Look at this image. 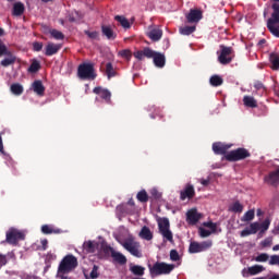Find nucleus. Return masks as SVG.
Wrapping results in <instances>:
<instances>
[{
  "label": "nucleus",
  "instance_id": "680f3d73",
  "mask_svg": "<svg viewBox=\"0 0 279 279\" xmlns=\"http://www.w3.org/2000/svg\"><path fill=\"white\" fill-rule=\"evenodd\" d=\"M102 252L105 254H110L112 256V252H116L114 248L110 245H105L102 246Z\"/></svg>",
  "mask_w": 279,
  "mask_h": 279
},
{
  "label": "nucleus",
  "instance_id": "e433bc0d",
  "mask_svg": "<svg viewBox=\"0 0 279 279\" xmlns=\"http://www.w3.org/2000/svg\"><path fill=\"white\" fill-rule=\"evenodd\" d=\"M209 83L211 86H221V84H223V78L217 74L213 75L210 78H209Z\"/></svg>",
  "mask_w": 279,
  "mask_h": 279
},
{
  "label": "nucleus",
  "instance_id": "a19ab883",
  "mask_svg": "<svg viewBox=\"0 0 279 279\" xmlns=\"http://www.w3.org/2000/svg\"><path fill=\"white\" fill-rule=\"evenodd\" d=\"M114 19L118 21V23H120V25L124 29H130L131 25H130V21H128V19H125L124 16H121V15H117Z\"/></svg>",
  "mask_w": 279,
  "mask_h": 279
},
{
  "label": "nucleus",
  "instance_id": "f704fd0d",
  "mask_svg": "<svg viewBox=\"0 0 279 279\" xmlns=\"http://www.w3.org/2000/svg\"><path fill=\"white\" fill-rule=\"evenodd\" d=\"M195 26H183L179 28V32L182 36H191L195 32Z\"/></svg>",
  "mask_w": 279,
  "mask_h": 279
},
{
  "label": "nucleus",
  "instance_id": "473e14b6",
  "mask_svg": "<svg viewBox=\"0 0 279 279\" xmlns=\"http://www.w3.org/2000/svg\"><path fill=\"white\" fill-rule=\"evenodd\" d=\"M247 271L250 276H257V274H262V271H265V267L260 265H254L248 267Z\"/></svg>",
  "mask_w": 279,
  "mask_h": 279
},
{
  "label": "nucleus",
  "instance_id": "a18cd8bd",
  "mask_svg": "<svg viewBox=\"0 0 279 279\" xmlns=\"http://www.w3.org/2000/svg\"><path fill=\"white\" fill-rule=\"evenodd\" d=\"M269 226H271V221L269 219H265L260 225H259V230L260 232H267L269 230Z\"/></svg>",
  "mask_w": 279,
  "mask_h": 279
},
{
  "label": "nucleus",
  "instance_id": "dca6fc26",
  "mask_svg": "<svg viewBox=\"0 0 279 279\" xmlns=\"http://www.w3.org/2000/svg\"><path fill=\"white\" fill-rule=\"evenodd\" d=\"M265 182L271 186H278L279 184V167L265 177Z\"/></svg>",
  "mask_w": 279,
  "mask_h": 279
},
{
  "label": "nucleus",
  "instance_id": "69168bd1",
  "mask_svg": "<svg viewBox=\"0 0 279 279\" xmlns=\"http://www.w3.org/2000/svg\"><path fill=\"white\" fill-rule=\"evenodd\" d=\"M64 274H69V272H60V269H58L57 278H60V279H71V277L64 276Z\"/></svg>",
  "mask_w": 279,
  "mask_h": 279
},
{
  "label": "nucleus",
  "instance_id": "58836bf2",
  "mask_svg": "<svg viewBox=\"0 0 279 279\" xmlns=\"http://www.w3.org/2000/svg\"><path fill=\"white\" fill-rule=\"evenodd\" d=\"M41 232H43V234H58V233H60L59 229L56 230L49 225H44L41 227Z\"/></svg>",
  "mask_w": 279,
  "mask_h": 279
},
{
  "label": "nucleus",
  "instance_id": "bf43d9fd",
  "mask_svg": "<svg viewBox=\"0 0 279 279\" xmlns=\"http://www.w3.org/2000/svg\"><path fill=\"white\" fill-rule=\"evenodd\" d=\"M170 258L174 262L180 260V254L175 250L170 251Z\"/></svg>",
  "mask_w": 279,
  "mask_h": 279
},
{
  "label": "nucleus",
  "instance_id": "79ce46f5",
  "mask_svg": "<svg viewBox=\"0 0 279 279\" xmlns=\"http://www.w3.org/2000/svg\"><path fill=\"white\" fill-rule=\"evenodd\" d=\"M229 210H231V213H243V205L236 201L229 207Z\"/></svg>",
  "mask_w": 279,
  "mask_h": 279
},
{
  "label": "nucleus",
  "instance_id": "7c9ffc66",
  "mask_svg": "<svg viewBox=\"0 0 279 279\" xmlns=\"http://www.w3.org/2000/svg\"><path fill=\"white\" fill-rule=\"evenodd\" d=\"M130 271L131 274H133V276H145V267L141 266V265H133L130 267Z\"/></svg>",
  "mask_w": 279,
  "mask_h": 279
},
{
  "label": "nucleus",
  "instance_id": "de8ad7c7",
  "mask_svg": "<svg viewBox=\"0 0 279 279\" xmlns=\"http://www.w3.org/2000/svg\"><path fill=\"white\" fill-rule=\"evenodd\" d=\"M119 56H121V58H124V60H128V61L132 60V51H130L128 49L121 50L119 52Z\"/></svg>",
  "mask_w": 279,
  "mask_h": 279
},
{
  "label": "nucleus",
  "instance_id": "09e8293b",
  "mask_svg": "<svg viewBox=\"0 0 279 279\" xmlns=\"http://www.w3.org/2000/svg\"><path fill=\"white\" fill-rule=\"evenodd\" d=\"M251 234H256L260 230V223L253 222L250 225Z\"/></svg>",
  "mask_w": 279,
  "mask_h": 279
},
{
  "label": "nucleus",
  "instance_id": "6e6552de",
  "mask_svg": "<svg viewBox=\"0 0 279 279\" xmlns=\"http://www.w3.org/2000/svg\"><path fill=\"white\" fill-rule=\"evenodd\" d=\"M213 247V240H207L203 242H191L189 252L190 254H199V252H206V250H210Z\"/></svg>",
  "mask_w": 279,
  "mask_h": 279
},
{
  "label": "nucleus",
  "instance_id": "864d4df0",
  "mask_svg": "<svg viewBox=\"0 0 279 279\" xmlns=\"http://www.w3.org/2000/svg\"><path fill=\"white\" fill-rule=\"evenodd\" d=\"M203 226L205 228H210L211 232H217V223L213 222V221H208V222H204Z\"/></svg>",
  "mask_w": 279,
  "mask_h": 279
},
{
  "label": "nucleus",
  "instance_id": "bb28decb",
  "mask_svg": "<svg viewBox=\"0 0 279 279\" xmlns=\"http://www.w3.org/2000/svg\"><path fill=\"white\" fill-rule=\"evenodd\" d=\"M111 258H113V263H118V265H125L128 263V257L119 252H112Z\"/></svg>",
  "mask_w": 279,
  "mask_h": 279
},
{
  "label": "nucleus",
  "instance_id": "603ef678",
  "mask_svg": "<svg viewBox=\"0 0 279 279\" xmlns=\"http://www.w3.org/2000/svg\"><path fill=\"white\" fill-rule=\"evenodd\" d=\"M253 86L256 90H267V87H265V84L260 81H255Z\"/></svg>",
  "mask_w": 279,
  "mask_h": 279
},
{
  "label": "nucleus",
  "instance_id": "4d7b16f0",
  "mask_svg": "<svg viewBox=\"0 0 279 279\" xmlns=\"http://www.w3.org/2000/svg\"><path fill=\"white\" fill-rule=\"evenodd\" d=\"M150 195L154 199H160V197H162V194L156 189L150 190Z\"/></svg>",
  "mask_w": 279,
  "mask_h": 279
},
{
  "label": "nucleus",
  "instance_id": "9b49d317",
  "mask_svg": "<svg viewBox=\"0 0 279 279\" xmlns=\"http://www.w3.org/2000/svg\"><path fill=\"white\" fill-rule=\"evenodd\" d=\"M195 197V186L187 183L185 187L180 192V199L184 202L185 199H193Z\"/></svg>",
  "mask_w": 279,
  "mask_h": 279
},
{
  "label": "nucleus",
  "instance_id": "f03ea898",
  "mask_svg": "<svg viewBox=\"0 0 279 279\" xmlns=\"http://www.w3.org/2000/svg\"><path fill=\"white\" fill-rule=\"evenodd\" d=\"M150 276H169L175 266L173 264H167L165 262H156L153 266L148 264Z\"/></svg>",
  "mask_w": 279,
  "mask_h": 279
},
{
  "label": "nucleus",
  "instance_id": "c756f323",
  "mask_svg": "<svg viewBox=\"0 0 279 279\" xmlns=\"http://www.w3.org/2000/svg\"><path fill=\"white\" fill-rule=\"evenodd\" d=\"M243 104L246 108H258V101L254 99V96H244Z\"/></svg>",
  "mask_w": 279,
  "mask_h": 279
},
{
  "label": "nucleus",
  "instance_id": "0eeeda50",
  "mask_svg": "<svg viewBox=\"0 0 279 279\" xmlns=\"http://www.w3.org/2000/svg\"><path fill=\"white\" fill-rule=\"evenodd\" d=\"M234 60V49L232 47L220 46V54L218 56V62L220 64H230Z\"/></svg>",
  "mask_w": 279,
  "mask_h": 279
},
{
  "label": "nucleus",
  "instance_id": "0e129e2a",
  "mask_svg": "<svg viewBox=\"0 0 279 279\" xmlns=\"http://www.w3.org/2000/svg\"><path fill=\"white\" fill-rule=\"evenodd\" d=\"M250 234H252V231L250 230V228H245L244 230L241 231L240 236L245 238L250 236Z\"/></svg>",
  "mask_w": 279,
  "mask_h": 279
},
{
  "label": "nucleus",
  "instance_id": "1a4fd4ad",
  "mask_svg": "<svg viewBox=\"0 0 279 279\" xmlns=\"http://www.w3.org/2000/svg\"><path fill=\"white\" fill-rule=\"evenodd\" d=\"M7 243L9 245H19V241H25V233L19 231L17 229H10L7 232Z\"/></svg>",
  "mask_w": 279,
  "mask_h": 279
},
{
  "label": "nucleus",
  "instance_id": "49530a36",
  "mask_svg": "<svg viewBox=\"0 0 279 279\" xmlns=\"http://www.w3.org/2000/svg\"><path fill=\"white\" fill-rule=\"evenodd\" d=\"M256 263H267L269 260V254L262 253L255 257Z\"/></svg>",
  "mask_w": 279,
  "mask_h": 279
},
{
  "label": "nucleus",
  "instance_id": "2f4dec72",
  "mask_svg": "<svg viewBox=\"0 0 279 279\" xmlns=\"http://www.w3.org/2000/svg\"><path fill=\"white\" fill-rule=\"evenodd\" d=\"M129 213L126 205L121 204L116 207V215L119 219H121V217H125Z\"/></svg>",
  "mask_w": 279,
  "mask_h": 279
},
{
  "label": "nucleus",
  "instance_id": "2eb2a0df",
  "mask_svg": "<svg viewBox=\"0 0 279 279\" xmlns=\"http://www.w3.org/2000/svg\"><path fill=\"white\" fill-rule=\"evenodd\" d=\"M153 62L155 64V66H157L158 69H162L165 68V64L167 62V58L165 57L163 53L160 52H156L153 50Z\"/></svg>",
  "mask_w": 279,
  "mask_h": 279
},
{
  "label": "nucleus",
  "instance_id": "13d9d810",
  "mask_svg": "<svg viewBox=\"0 0 279 279\" xmlns=\"http://www.w3.org/2000/svg\"><path fill=\"white\" fill-rule=\"evenodd\" d=\"M8 265V256L0 253V269Z\"/></svg>",
  "mask_w": 279,
  "mask_h": 279
},
{
  "label": "nucleus",
  "instance_id": "cd10ccee",
  "mask_svg": "<svg viewBox=\"0 0 279 279\" xmlns=\"http://www.w3.org/2000/svg\"><path fill=\"white\" fill-rule=\"evenodd\" d=\"M141 239H144V241H151L154 239V233H151V230L149 227L144 226L140 231Z\"/></svg>",
  "mask_w": 279,
  "mask_h": 279
},
{
  "label": "nucleus",
  "instance_id": "052dcab7",
  "mask_svg": "<svg viewBox=\"0 0 279 279\" xmlns=\"http://www.w3.org/2000/svg\"><path fill=\"white\" fill-rule=\"evenodd\" d=\"M269 265H279V255H271L269 259Z\"/></svg>",
  "mask_w": 279,
  "mask_h": 279
},
{
  "label": "nucleus",
  "instance_id": "aec40b11",
  "mask_svg": "<svg viewBox=\"0 0 279 279\" xmlns=\"http://www.w3.org/2000/svg\"><path fill=\"white\" fill-rule=\"evenodd\" d=\"M102 36H106L107 40H116L117 33L112 29L111 26L102 25L101 26Z\"/></svg>",
  "mask_w": 279,
  "mask_h": 279
},
{
  "label": "nucleus",
  "instance_id": "f3484780",
  "mask_svg": "<svg viewBox=\"0 0 279 279\" xmlns=\"http://www.w3.org/2000/svg\"><path fill=\"white\" fill-rule=\"evenodd\" d=\"M151 57H154V50H151V48L149 47L134 52V58H136L137 60H144L145 58L151 59Z\"/></svg>",
  "mask_w": 279,
  "mask_h": 279
},
{
  "label": "nucleus",
  "instance_id": "39448f33",
  "mask_svg": "<svg viewBox=\"0 0 279 279\" xmlns=\"http://www.w3.org/2000/svg\"><path fill=\"white\" fill-rule=\"evenodd\" d=\"M77 75L80 80H95L97 74H95V64L93 63H82L78 65Z\"/></svg>",
  "mask_w": 279,
  "mask_h": 279
},
{
  "label": "nucleus",
  "instance_id": "412c9836",
  "mask_svg": "<svg viewBox=\"0 0 279 279\" xmlns=\"http://www.w3.org/2000/svg\"><path fill=\"white\" fill-rule=\"evenodd\" d=\"M32 88L34 90V93H36V95H38L39 97H44L45 96V85H43V81L37 80L32 84Z\"/></svg>",
  "mask_w": 279,
  "mask_h": 279
},
{
  "label": "nucleus",
  "instance_id": "20e7f679",
  "mask_svg": "<svg viewBox=\"0 0 279 279\" xmlns=\"http://www.w3.org/2000/svg\"><path fill=\"white\" fill-rule=\"evenodd\" d=\"M77 265V257L73 255H66L59 264V274H71L73 269H76Z\"/></svg>",
  "mask_w": 279,
  "mask_h": 279
},
{
  "label": "nucleus",
  "instance_id": "ea45409f",
  "mask_svg": "<svg viewBox=\"0 0 279 279\" xmlns=\"http://www.w3.org/2000/svg\"><path fill=\"white\" fill-rule=\"evenodd\" d=\"M84 276H85V279H97V278H99V266L94 265L89 276L86 275V274Z\"/></svg>",
  "mask_w": 279,
  "mask_h": 279
},
{
  "label": "nucleus",
  "instance_id": "9d476101",
  "mask_svg": "<svg viewBox=\"0 0 279 279\" xmlns=\"http://www.w3.org/2000/svg\"><path fill=\"white\" fill-rule=\"evenodd\" d=\"M123 247L126 248L130 254H132V256H135L136 258L143 257V253H141V244L134 242H125Z\"/></svg>",
  "mask_w": 279,
  "mask_h": 279
},
{
  "label": "nucleus",
  "instance_id": "7ed1b4c3",
  "mask_svg": "<svg viewBox=\"0 0 279 279\" xmlns=\"http://www.w3.org/2000/svg\"><path fill=\"white\" fill-rule=\"evenodd\" d=\"M252 154L246 148L240 147L234 150L229 151L225 155V160L228 162H239L241 160H245L250 158Z\"/></svg>",
  "mask_w": 279,
  "mask_h": 279
},
{
  "label": "nucleus",
  "instance_id": "6e6d98bb",
  "mask_svg": "<svg viewBox=\"0 0 279 279\" xmlns=\"http://www.w3.org/2000/svg\"><path fill=\"white\" fill-rule=\"evenodd\" d=\"M272 243H274V239L266 238L264 241H262L260 245L262 247H271Z\"/></svg>",
  "mask_w": 279,
  "mask_h": 279
},
{
  "label": "nucleus",
  "instance_id": "338daca9",
  "mask_svg": "<svg viewBox=\"0 0 279 279\" xmlns=\"http://www.w3.org/2000/svg\"><path fill=\"white\" fill-rule=\"evenodd\" d=\"M199 182L203 186H208V184H210V178L201 179Z\"/></svg>",
  "mask_w": 279,
  "mask_h": 279
},
{
  "label": "nucleus",
  "instance_id": "423d86ee",
  "mask_svg": "<svg viewBox=\"0 0 279 279\" xmlns=\"http://www.w3.org/2000/svg\"><path fill=\"white\" fill-rule=\"evenodd\" d=\"M158 228L160 234L166 239V241H169V243H173V232H171V225L169 222L168 218H161L158 220Z\"/></svg>",
  "mask_w": 279,
  "mask_h": 279
},
{
  "label": "nucleus",
  "instance_id": "a211bd4d",
  "mask_svg": "<svg viewBox=\"0 0 279 279\" xmlns=\"http://www.w3.org/2000/svg\"><path fill=\"white\" fill-rule=\"evenodd\" d=\"M199 219H202V215L197 213V209L193 208L186 213V220L189 221V223L195 226V223H197Z\"/></svg>",
  "mask_w": 279,
  "mask_h": 279
},
{
  "label": "nucleus",
  "instance_id": "b1692460",
  "mask_svg": "<svg viewBox=\"0 0 279 279\" xmlns=\"http://www.w3.org/2000/svg\"><path fill=\"white\" fill-rule=\"evenodd\" d=\"M147 36L154 43H158V40H160V38H162V29L153 28L150 32L147 33Z\"/></svg>",
  "mask_w": 279,
  "mask_h": 279
},
{
  "label": "nucleus",
  "instance_id": "a878e982",
  "mask_svg": "<svg viewBox=\"0 0 279 279\" xmlns=\"http://www.w3.org/2000/svg\"><path fill=\"white\" fill-rule=\"evenodd\" d=\"M83 247L87 254H95V252H97V247H99V243L87 241L83 244Z\"/></svg>",
  "mask_w": 279,
  "mask_h": 279
},
{
  "label": "nucleus",
  "instance_id": "5fc2aeb1",
  "mask_svg": "<svg viewBox=\"0 0 279 279\" xmlns=\"http://www.w3.org/2000/svg\"><path fill=\"white\" fill-rule=\"evenodd\" d=\"M10 52V50H8V46H5V44H3V41L0 40V58L1 56H5Z\"/></svg>",
  "mask_w": 279,
  "mask_h": 279
},
{
  "label": "nucleus",
  "instance_id": "f8f14e48",
  "mask_svg": "<svg viewBox=\"0 0 279 279\" xmlns=\"http://www.w3.org/2000/svg\"><path fill=\"white\" fill-rule=\"evenodd\" d=\"M232 147L231 144H223L221 142H216L213 144V151L214 154L220 155V156H226L228 154V149Z\"/></svg>",
  "mask_w": 279,
  "mask_h": 279
},
{
  "label": "nucleus",
  "instance_id": "72a5a7b5",
  "mask_svg": "<svg viewBox=\"0 0 279 279\" xmlns=\"http://www.w3.org/2000/svg\"><path fill=\"white\" fill-rule=\"evenodd\" d=\"M136 197H137V201L141 202L142 204H147V202H149V195L145 190L140 191Z\"/></svg>",
  "mask_w": 279,
  "mask_h": 279
},
{
  "label": "nucleus",
  "instance_id": "393cba45",
  "mask_svg": "<svg viewBox=\"0 0 279 279\" xmlns=\"http://www.w3.org/2000/svg\"><path fill=\"white\" fill-rule=\"evenodd\" d=\"M270 69L272 71H279V54L278 52H271L269 54Z\"/></svg>",
  "mask_w": 279,
  "mask_h": 279
},
{
  "label": "nucleus",
  "instance_id": "4c0bfd02",
  "mask_svg": "<svg viewBox=\"0 0 279 279\" xmlns=\"http://www.w3.org/2000/svg\"><path fill=\"white\" fill-rule=\"evenodd\" d=\"M40 71V61L34 59L28 68V73H38Z\"/></svg>",
  "mask_w": 279,
  "mask_h": 279
},
{
  "label": "nucleus",
  "instance_id": "5701e85b",
  "mask_svg": "<svg viewBox=\"0 0 279 279\" xmlns=\"http://www.w3.org/2000/svg\"><path fill=\"white\" fill-rule=\"evenodd\" d=\"M23 14H25V4L23 2H15L13 4L12 15L23 16Z\"/></svg>",
  "mask_w": 279,
  "mask_h": 279
},
{
  "label": "nucleus",
  "instance_id": "8fccbe9b",
  "mask_svg": "<svg viewBox=\"0 0 279 279\" xmlns=\"http://www.w3.org/2000/svg\"><path fill=\"white\" fill-rule=\"evenodd\" d=\"M210 234H213V231H209L208 229H205V228H199V236L202 239H206L210 236Z\"/></svg>",
  "mask_w": 279,
  "mask_h": 279
},
{
  "label": "nucleus",
  "instance_id": "4468645a",
  "mask_svg": "<svg viewBox=\"0 0 279 279\" xmlns=\"http://www.w3.org/2000/svg\"><path fill=\"white\" fill-rule=\"evenodd\" d=\"M201 19H203V13L197 9H191L186 15L187 23H199Z\"/></svg>",
  "mask_w": 279,
  "mask_h": 279
},
{
  "label": "nucleus",
  "instance_id": "f257e3e1",
  "mask_svg": "<svg viewBox=\"0 0 279 279\" xmlns=\"http://www.w3.org/2000/svg\"><path fill=\"white\" fill-rule=\"evenodd\" d=\"M271 16L267 20V29L275 36L279 38V0H274Z\"/></svg>",
  "mask_w": 279,
  "mask_h": 279
},
{
  "label": "nucleus",
  "instance_id": "ddd939ff",
  "mask_svg": "<svg viewBox=\"0 0 279 279\" xmlns=\"http://www.w3.org/2000/svg\"><path fill=\"white\" fill-rule=\"evenodd\" d=\"M93 93H95V95H100L101 99H104L106 104H112V93H110V90L102 87H95Z\"/></svg>",
  "mask_w": 279,
  "mask_h": 279
},
{
  "label": "nucleus",
  "instance_id": "4be33fe9",
  "mask_svg": "<svg viewBox=\"0 0 279 279\" xmlns=\"http://www.w3.org/2000/svg\"><path fill=\"white\" fill-rule=\"evenodd\" d=\"M7 58H4L1 61V66L8 68V66H12V64H15L16 62V56H14V53H12V51L7 52Z\"/></svg>",
  "mask_w": 279,
  "mask_h": 279
},
{
  "label": "nucleus",
  "instance_id": "6ab92c4d",
  "mask_svg": "<svg viewBox=\"0 0 279 279\" xmlns=\"http://www.w3.org/2000/svg\"><path fill=\"white\" fill-rule=\"evenodd\" d=\"M61 49H62V45L49 43L46 46L45 56H48V57L56 56V53H58V51H60Z\"/></svg>",
  "mask_w": 279,
  "mask_h": 279
},
{
  "label": "nucleus",
  "instance_id": "774afa93",
  "mask_svg": "<svg viewBox=\"0 0 279 279\" xmlns=\"http://www.w3.org/2000/svg\"><path fill=\"white\" fill-rule=\"evenodd\" d=\"M272 234H276V235L279 234V222H278V225L272 229Z\"/></svg>",
  "mask_w": 279,
  "mask_h": 279
},
{
  "label": "nucleus",
  "instance_id": "c9c22d12",
  "mask_svg": "<svg viewBox=\"0 0 279 279\" xmlns=\"http://www.w3.org/2000/svg\"><path fill=\"white\" fill-rule=\"evenodd\" d=\"M10 90L13 95L20 96L23 93V85L19 83H13L10 87Z\"/></svg>",
  "mask_w": 279,
  "mask_h": 279
},
{
  "label": "nucleus",
  "instance_id": "e2e57ef3",
  "mask_svg": "<svg viewBox=\"0 0 279 279\" xmlns=\"http://www.w3.org/2000/svg\"><path fill=\"white\" fill-rule=\"evenodd\" d=\"M33 49H34V51H43V43H40V41H35V43L33 44Z\"/></svg>",
  "mask_w": 279,
  "mask_h": 279
},
{
  "label": "nucleus",
  "instance_id": "c85d7f7f",
  "mask_svg": "<svg viewBox=\"0 0 279 279\" xmlns=\"http://www.w3.org/2000/svg\"><path fill=\"white\" fill-rule=\"evenodd\" d=\"M105 74L107 75L108 80H112V77H117V69H114V65H112V62L106 63Z\"/></svg>",
  "mask_w": 279,
  "mask_h": 279
},
{
  "label": "nucleus",
  "instance_id": "c03bdc74",
  "mask_svg": "<svg viewBox=\"0 0 279 279\" xmlns=\"http://www.w3.org/2000/svg\"><path fill=\"white\" fill-rule=\"evenodd\" d=\"M50 36L56 40H64V34L58 29L50 31Z\"/></svg>",
  "mask_w": 279,
  "mask_h": 279
},
{
  "label": "nucleus",
  "instance_id": "3c124183",
  "mask_svg": "<svg viewBox=\"0 0 279 279\" xmlns=\"http://www.w3.org/2000/svg\"><path fill=\"white\" fill-rule=\"evenodd\" d=\"M85 34L92 40H97L99 38V33L97 31H94V32L85 31Z\"/></svg>",
  "mask_w": 279,
  "mask_h": 279
},
{
  "label": "nucleus",
  "instance_id": "37998d69",
  "mask_svg": "<svg viewBox=\"0 0 279 279\" xmlns=\"http://www.w3.org/2000/svg\"><path fill=\"white\" fill-rule=\"evenodd\" d=\"M255 217V211L254 209L247 210L243 217L241 218V221H253Z\"/></svg>",
  "mask_w": 279,
  "mask_h": 279
}]
</instances>
